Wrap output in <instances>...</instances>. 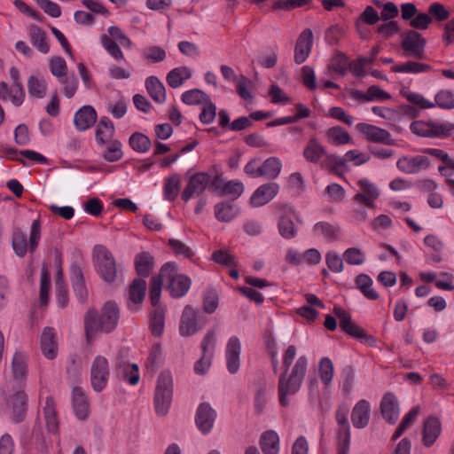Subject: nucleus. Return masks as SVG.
Listing matches in <instances>:
<instances>
[{
	"label": "nucleus",
	"mask_w": 454,
	"mask_h": 454,
	"mask_svg": "<svg viewBox=\"0 0 454 454\" xmlns=\"http://www.w3.org/2000/svg\"><path fill=\"white\" fill-rule=\"evenodd\" d=\"M297 355L295 346L290 345L283 354V366L285 371L281 373L278 384V401L282 407L289 405V396L295 395L301 389L307 372L309 360L305 355L293 362Z\"/></svg>",
	"instance_id": "nucleus-1"
},
{
	"label": "nucleus",
	"mask_w": 454,
	"mask_h": 454,
	"mask_svg": "<svg viewBox=\"0 0 454 454\" xmlns=\"http://www.w3.org/2000/svg\"><path fill=\"white\" fill-rule=\"evenodd\" d=\"M119 317V309L113 301L106 302L100 313L90 309L84 317L87 340L91 342L98 333L112 332L117 326Z\"/></svg>",
	"instance_id": "nucleus-2"
},
{
	"label": "nucleus",
	"mask_w": 454,
	"mask_h": 454,
	"mask_svg": "<svg viewBox=\"0 0 454 454\" xmlns=\"http://www.w3.org/2000/svg\"><path fill=\"white\" fill-rule=\"evenodd\" d=\"M402 97L410 103L419 106L421 109L440 108L442 110L454 109V91L448 89H442L434 95V100L431 101L426 98L422 94L413 92L409 90L400 91Z\"/></svg>",
	"instance_id": "nucleus-3"
},
{
	"label": "nucleus",
	"mask_w": 454,
	"mask_h": 454,
	"mask_svg": "<svg viewBox=\"0 0 454 454\" xmlns=\"http://www.w3.org/2000/svg\"><path fill=\"white\" fill-rule=\"evenodd\" d=\"M174 393L173 376L170 371L160 372L156 380L154 390V410L158 416H165L172 403Z\"/></svg>",
	"instance_id": "nucleus-4"
},
{
	"label": "nucleus",
	"mask_w": 454,
	"mask_h": 454,
	"mask_svg": "<svg viewBox=\"0 0 454 454\" xmlns=\"http://www.w3.org/2000/svg\"><path fill=\"white\" fill-rule=\"evenodd\" d=\"M42 237V222L40 218L32 222L29 238L27 239L26 234L17 229L13 231L12 245L15 254L19 257H24L27 252L34 253L38 247Z\"/></svg>",
	"instance_id": "nucleus-5"
},
{
	"label": "nucleus",
	"mask_w": 454,
	"mask_h": 454,
	"mask_svg": "<svg viewBox=\"0 0 454 454\" xmlns=\"http://www.w3.org/2000/svg\"><path fill=\"white\" fill-rule=\"evenodd\" d=\"M92 262L101 278L113 283L117 278V265L111 251L103 245H96L92 251Z\"/></svg>",
	"instance_id": "nucleus-6"
},
{
	"label": "nucleus",
	"mask_w": 454,
	"mask_h": 454,
	"mask_svg": "<svg viewBox=\"0 0 454 454\" xmlns=\"http://www.w3.org/2000/svg\"><path fill=\"white\" fill-rule=\"evenodd\" d=\"M163 280L167 282V288L173 298L184 296L191 288V278L177 271L176 264L167 262L160 269Z\"/></svg>",
	"instance_id": "nucleus-7"
},
{
	"label": "nucleus",
	"mask_w": 454,
	"mask_h": 454,
	"mask_svg": "<svg viewBox=\"0 0 454 454\" xmlns=\"http://www.w3.org/2000/svg\"><path fill=\"white\" fill-rule=\"evenodd\" d=\"M427 39L417 30L407 29L400 35V48L405 58L426 59Z\"/></svg>",
	"instance_id": "nucleus-8"
},
{
	"label": "nucleus",
	"mask_w": 454,
	"mask_h": 454,
	"mask_svg": "<svg viewBox=\"0 0 454 454\" xmlns=\"http://www.w3.org/2000/svg\"><path fill=\"white\" fill-rule=\"evenodd\" d=\"M411 131L423 137H447L454 132V123L440 121H414L410 125Z\"/></svg>",
	"instance_id": "nucleus-9"
},
{
	"label": "nucleus",
	"mask_w": 454,
	"mask_h": 454,
	"mask_svg": "<svg viewBox=\"0 0 454 454\" xmlns=\"http://www.w3.org/2000/svg\"><path fill=\"white\" fill-rule=\"evenodd\" d=\"M90 384L92 389L99 393L103 391L108 384L110 378L109 363L104 356H97L90 365Z\"/></svg>",
	"instance_id": "nucleus-10"
},
{
	"label": "nucleus",
	"mask_w": 454,
	"mask_h": 454,
	"mask_svg": "<svg viewBox=\"0 0 454 454\" xmlns=\"http://www.w3.org/2000/svg\"><path fill=\"white\" fill-rule=\"evenodd\" d=\"M205 324L206 318H200L199 310L187 305L182 313L179 333L184 337L192 336L202 329Z\"/></svg>",
	"instance_id": "nucleus-11"
},
{
	"label": "nucleus",
	"mask_w": 454,
	"mask_h": 454,
	"mask_svg": "<svg viewBox=\"0 0 454 454\" xmlns=\"http://www.w3.org/2000/svg\"><path fill=\"white\" fill-rule=\"evenodd\" d=\"M356 184L359 192L354 195V201L368 207H374L375 201L380 195V189L367 178H360L356 181Z\"/></svg>",
	"instance_id": "nucleus-12"
},
{
	"label": "nucleus",
	"mask_w": 454,
	"mask_h": 454,
	"mask_svg": "<svg viewBox=\"0 0 454 454\" xmlns=\"http://www.w3.org/2000/svg\"><path fill=\"white\" fill-rule=\"evenodd\" d=\"M211 177L206 172L192 174L182 192V200L187 202L192 197L202 194L210 183Z\"/></svg>",
	"instance_id": "nucleus-13"
},
{
	"label": "nucleus",
	"mask_w": 454,
	"mask_h": 454,
	"mask_svg": "<svg viewBox=\"0 0 454 454\" xmlns=\"http://www.w3.org/2000/svg\"><path fill=\"white\" fill-rule=\"evenodd\" d=\"M241 349L240 340L235 335L231 336L226 342L224 353L226 368L231 374H235L240 368Z\"/></svg>",
	"instance_id": "nucleus-14"
},
{
	"label": "nucleus",
	"mask_w": 454,
	"mask_h": 454,
	"mask_svg": "<svg viewBox=\"0 0 454 454\" xmlns=\"http://www.w3.org/2000/svg\"><path fill=\"white\" fill-rule=\"evenodd\" d=\"M356 129L362 133L368 141L383 145L394 144L389 131L380 127L365 122H359L356 125Z\"/></svg>",
	"instance_id": "nucleus-15"
},
{
	"label": "nucleus",
	"mask_w": 454,
	"mask_h": 454,
	"mask_svg": "<svg viewBox=\"0 0 454 454\" xmlns=\"http://www.w3.org/2000/svg\"><path fill=\"white\" fill-rule=\"evenodd\" d=\"M216 419V411L208 403H201L196 411L195 423L204 434L211 432Z\"/></svg>",
	"instance_id": "nucleus-16"
},
{
	"label": "nucleus",
	"mask_w": 454,
	"mask_h": 454,
	"mask_svg": "<svg viewBox=\"0 0 454 454\" xmlns=\"http://www.w3.org/2000/svg\"><path fill=\"white\" fill-rule=\"evenodd\" d=\"M430 160L426 155H409L400 158L396 162L397 168L408 175L419 173L427 169Z\"/></svg>",
	"instance_id": "nucleus-17"
},
{
	"label": "nucleus",
	"mask_w": 454,
	"mask_h": 454,
	"mask_svg": "<svg viewBox=\"0 0 454 454\" xmlns=\"http://www.w3.org/2000/svg\"><path fill=\"white\" fill-rule=\"evenodd\" d=\"M40 348L43 355L49 360H53L58 356L59 345L57 332L54 328L46 326L43 328L40 338Z\"/></svg>",
	"instance_id": "nucleus-18"
},
{
	"label": "nucleus",
	"mask_w": 454,
	"mask_h": 454,
	"mask_svg": "<svg viewBox=\"0 0 454 454\" xmlns=\"http://www.w3.org/2000/svg\"><path fill=\"white\" fill-rule=\"evenodd\" d=\"M278 191L279 185L277 183H268L260 185L250 197L251 206L259 207L268 204L276 197Z\"/></svg>",
	"instance_id": "nucleus-19"
},
{
	"label": "nucleus",
	"mask_w": 454,
	"mask_h": 454,
	"mask_svg": "<svg viewBox=\"0 0 454 454\" xmlns=\"http://www.w3.org/2000/svg\"><path fill=\"white\" fill-rule=\"evenodd\" d=\"M312 234L326 243H333L340 238V228L339 224L321 221L314 224Z\"/></svg>",
	"instance_id": "nucleus-20"
},
{
	"label": "nucleus",
	"mask_w": 454,
	"mask_h": 454,
	"mask_svg": "<svg viewBox=\"0 0 454 454\" xmlns=\"http://www.w3.org/2000/svg\"><path fill=\"white\" fill-rule=\"evenodd\" d=\"M313 45V33L311 29H304L299 35L294 49V62L303 63L311 52Z\"/></svg>",
	"instance_id": "nucleus-21"
},
{
	"label": "nucleus",
	"mask_w": 454,
	"mask_h": 454,
	"mask_svg": "<svg viewBox=\"0 0 454 454\" xmlns=\"http://www.w3.org/2000/svg\"><path fill=\"white\" fill-rule=\"evenodd\" d=\"M11 370L14 380L24 385L28 373L27 356L21 351H16L12 358Z\"/></svg>",
	"instance_id": "nucleus-22"
},
{
	"label": "nucleus",
	"mask_w": 454,
	"mask_h": 454,
	"mask_svg": "<svg viewBox=\"0 0 454 454\" xmlns=\"http://www.w3.org/2000/svg\"><path fill=\"white\" fill-rule=\"evenodd\" d=\"M97 121V112L92 106H82L74 115V125L79 131L91 128Z\"/></svg>",
	"instance_id": "nucleus-23"
},
{
	"label": "nucleus",
	"mask_w": 454,
	"mask_h": 454,
	"mask_svg": "<svg viewBox=\"0 0 454 454\" xmlns=\"http://www.w3.org/2000/svg\"><path fill=\"white\" fill-rule=\"evenodd\" d=\"M371 418V404L365 399L359 400L351 412V422L354 427L362 429L367 427Z\"/></svg>",
	"instance_id": "nucleus-24"
},
{
	"label": "nucleus",
	"mask_w": 454,
	"mask_h": 454,
	"mask_svg": "<svg viewBox=\"0 0 454 454\" xmlns=\"http://www.w3.org/2000/svg\"><path fill=\"white\" fill-rule=\"evenodd\" d=\"M442 433V423L434 416L427 418L423 425L422 442L427 448L434 445Z\"/></svg>",
	"instance_id": "nucleus-25"
},
{
	"label": "nucleus",
	"mask_w": 454,
	"mask_h": 454,
	"mask_svg": "<svg viewBox=\"0 0 454 454\" xmlns=\"http://www.w3.org/2000/svg\"><path fill=\"white\" fill-rule=\"evenodd\" d=\"M380 411L383 418L389 422L394 424L396 422L399 417L400 409L397 398L392 393H387L381 399L380 402Z\"/></svg>",
	"instance_id": "nucleus-26"
},
{
	"label": "nucleus",
	"mask_w": 454,
	"mask_h": 454,
	"mask_svg": "<svg viewBox=\"0 0 454 454\" xmlns=\"http://www.w3.org/2000/svg\"><path fill=\"white\" fill-rule=\"evenodd\" d=\"M294 216V210L292 207H286L279 216L278 222V232L286 239H291L297 235V229L293 221Z\"/></svg>",
	"instance_id": "nucleus-27"
},
{
	"label": "nucleus",
	"mask_w": 454,
	"mask_h": 454,
	"mask_svg": "<svg viewBox=\"0 0 454 454\" xmlns=\"http://www.w3.org/2000/svg\"><path fill=\"white\" fill-rule=\"evenodd\" d=\"M146 290V282L144 278L133 280L129 290L128 307L132 311H137L142 303Z\"/></svg>",
	"instance_id": "nucleus-28"
},
{
	"label": "nucleus",
	"mask_w": 454,
	"mask_h": 454,
	"mask_svg": "<svg viewBox=\"0 0 454 454\" xmlns=\"http://www.w3.org/2000/svg\"><path fill=\"white\" fill-rule=\"evenodd\" d=\"M72 406L74 415L78 419L84 420L89 415V403L87 396L80 387L72 390Z\"/></svg>",
	"instance_id": "nucleus-29"
},
{
	"label": "nucleus",
	"mask_w": 454,
	"mask_h": 454,
	"mask_svg": "<svg viewBox=\"0 0 454 454\" xmlns=\"http://www.w3.org/2000/svg\"><path fill=\"white\" fill-rule=\"evenodd\" d=\"M43 413L45 420L46 428L49 433H59V419L56 411V403L52 396H47L45 404L43 407Z\"/></svg>",
	"instance_id": "nucleus-30"
},
{
	"label": "nucleus",
	"mask_w": 454,
	"mask_h": 454,
	"mask_svg": "<svg viewBox=\"0 0 454 454\" xmlns=\"http://www.w3.org/2000/svg\"><path fill=\"white\" fill-rule=\"evenodd\" d=\"M259 445L263 454H279L280 440L274 430L263 432L259 439Z\"/></svg>",
	"instance_id": "nucleus-31"
},
{
	"label": "nucleus",
	"mask_w": 454,
	"mask_h": 454,
	"mask_svg": "<svg viewBox=\"0 0 454 454\" xmlns=\"http://www.w3.org/2000/svg\"><path fill=\"white\" fill-rule=\"evenodd\" d=\"M302 154L308 162L317 164L326 155V150L316 137H311L304 147Z\"/></svg>",
	"instance_id": "nucleus-32"
},
{
	"label": "nucleus",
	"mask_w": 454,
	"mask_h": 454,
	"mask_svg": "<svg viewBox=\"0 0 454 454\" xmlns=\"http://www.w3.org/2000/svg\"><path fill=\"white\" fill-rule=\"evenodd\" d=\"M27 35L32 45L43 54L50 51V44L47 42L46 33L37 26L31 25L27 27Z\"/></svg>",
	"instance_id": "nucleus-33"
},
{
	"label": "nucleus",
	"mask_w": 454,
	"mask_h": 454,
	"mask_svg": "<svg viewBox=\"0 0 454 454\" xmlns=\"http://www.w3.org/2000/svg\"><path fill=\"white\" fill-rule=\"evenodd\" d=\"M145 88L150 97L157 103L163 104L166 101V90L164 84L156 76H149L145 79Z\"/></svg>",
	"instance_id": "nucleus-34"
},
{
	"label": "nucleus",
	"mask_w": 454,
	"mask_h": 454,
	"mask_svg": "<svg viewBox=\"0 0 454 454\" xmlns=\"http://www.w3.org/2000/svg\"><path fill=\"white\" fill-rule=\"evenodd\" d=\"M114 123L107 117H102L96 129L95 138L97 143L103 145L113 141L114 139L112 138L114 135Z\"/></svg>",
	"instance_id": "nucleus-35"
},
{
	"label": "nucleus",
	"mask_w": 454,
	"mask_h": 454,
	"mask_svg": "<svg viewBox=\"0 0 454 454\" xmlns=\"http://www.w3.org/2000/svg\"><path fill=\"white\" fill-rule=\"evenodd\" d=\"M391 69L395 73L418 74L431 72L432 67L425 63L409 60L394 65Z\"/></svg>",
	"instance_id": "nucleus-36"
},
{
	"label": "nucleus",
	"mask_w": 454,
	"mask_h": 454,
	"mask_svg": "<svg viewBox=\"0 0 454 454\" xmlns=\"http://www.w3.org/2000/svg\"><path fill=\"white\" fill-rule=\"evenodd\" d=\"M192 77V71L187 67H178L170 70L167 76L166 81L168 86L173 89L181 87L185 81Z\"/></svg>",
	"instance_id": "nucleus-37"
},
{
	"label": "nucleus",
	"mask_w": 454,
	"mask_h": 454,
	"mask_svg": "<svg viewBox=\"0 0 454 454\" xmlns=\"http://www.w3.org/2000/svg\"><path fill=\"white\" fill-rule=\"evenodd\" d=\"M27 401L28 396L23 389L16 391L11 396V403L16 421H20L23 419L27 411Z\"/></svg>",
	"instance_id": "nucleus-38"
},
{
	"label": "nucleus",
	"mask_w": 454,
	"mask_h": 454,
	"mask_svg": "<svg viewBox=\"0 0 454 454\" xmlns=\"http://www.w3.org/2000/svg\"><path fill=\"white\" fill-rule=\"evenodd\" d=\"M102 158L107 162H117L123 158L122 144L118 139L103 144Z\"/></svg>",
	"instance_id": "nucleus-39"
},
{
	"label": "nucleus",
	"mask_w": 454,
	"mask_h": 454,
	"mask_svg": "<svg viewBox=\"0 0 454 454\" xmlns=\"http://www.w3.org/2000/svg\"><path fill=\"white\" fill-rule=\"evenodd\" d=\"M9 73L13 81L11 90L12 93V104L19 106L23 103L25 98V91L20 82V71L17 67H12L10 68Z\"/></svg>",
	"instance_id": "nucleus-40"
},
{
	"label": "nucleus",
	"mask_w": 454,
	"mask_h": 454,
	"mask_svg": "<svg viewBox=\"0 0 454 454\" xmlns=\"http://www.w3.org/2000/svg\"><path fill=\"white\" fill-rule=\"evenodd\" d=\"M356 287L363 295L372 301L379 299V294L373 289V281L367 274H359L355 279Z\"/></svg>",
	"instance_id": "nucleus-41"
},
{
	"label": "nucleus",
	"mask_w": 454,
	"mask_h": 454,
	"mask_svg": "<svg viewBox=\"0 0 454 454\" xmlns=\"http://www.w3.org/2000/svg\"><path fill=\"white\" fill-rule=\"evenodd\" d=\"M218 182V177H215L214 183ZM215 188L222 189V193L226 196H230L232 199H238L244 192V184L239 180H231L226 182H220L219 184H215Z\"/></svg>",
	"instance_id": "nucleus-42"
},
{
	"label": "nucleus",
	"mask_w": 454,
	"mask_h": 454,
	"mask_svg": "<svg viewBox=\"0 0 454 454\" xmlns=\"http://www.w3.org/2000/svg\"><path fill=\"white\" fill-rule=\"evenodd\" d=\"M239 207L230 202H220L215 206V215L221 222H230L239 215Z\"/></svg>",
	"instance_id": "nucleus-43"
},
{
	"label": "nucleus",
	"mask_w": 454,
	"mask_h": 454,
	"mask_svg": "<svg viewBox=\"0 0 454 454\" xmlns=\"http://www.w3.org/2000/svg\"><path fill=\"white\" fill-rule=\"evenodd\" d=\"M181 184L180 176L174 174L165 178L163 186V197L166 200L174 201L178 195Z\"/></svg>",
	"instance_id": "nucleus-44"
},
{
	"label": "nucleus",
	"mask_w": 454,
	"mask_h": 454,
	"mask_svg": "<svg viewBox=\"0 0 454 454\" xmlns=\"http://www.w3.org/2000/svg\"><path fill=\"white\" fill-rule=\"evenodd\" d=\"M210 98L209 95L199 89L186 90L181 95L182 102L188 106L204 105Z\"/></svg>",
	"instance_id": "nucleus-45"
},
{
	"label": "nucleus",
	"mask_w": 454,
	"mask_h": 454,
	"mask_svg": "<svg viewBox=\"0 0 454 454\" xmlns=\"http://www.w3.org/2000/svg\"><path fill=\"white\" fill-rule=\"evenodd\" d=\"M153 266V257L148 252H141L135 257V267L137 274L147 277Z\"/></svg>",
	"instance_id": "nucleus-46"
},
{
	"label": "nucleus",
	"mask_w": 454,
	"mask_h": 454,
	"mask_svg": "<svg viewBox=\"0 0 454 454\" xmlns=\"http://www.w3.org/2000/svg\"><path fill=\"white\" fill-rule=\"evenodd\" d=\"M328 143L334 145H347L351 142L349 134L340 126H334L327 129Z\"/></svg>",
	"instance_id": "nucleus-47"
},
{
	"label": "nucleus",
	"mask_w": 454,
	"mask_h": 454,
	"mask_svg": "<svg viewBox=\"0 0 454 454\" xmlns=\"http://www.w3.org/2000/svg\"><path fill=\"white\" fill-rule=\"evenodd\" d=\"M129 145L135 152L145 153L150 150L152 142L146 135L141 132H134L129 138Z\"/></svg>",
	"instance_id": "nucleus-48"
},
{
	"label": "nucleus",
	"mask_w": 454,
	"mask_h": 454,
	"mask_svg": "<svg viewBox=\"0 0 454 454\" xmlns=\"http://www.w3.org/2000/svg\"><path fill=\"white\" fill-rule=\"evenodd\" d=\"M262 176L269 179H275L278 176L282 169V162L278 157H270L262 164Z\"/></svg>",
	"instance_id": "nucleus-49"
},
{
	"label": "nucleus",
	"mask_w": 454,
	"mask_h": 454,
	"mask_svg": "<svg viewBox=\"0 0 454 454\" xmlns=\"http://www.w3.org/2000/svg\"><path fill=\"white\" fill-rule=\"evenodd\" d=\"M165 326V312L162 307H156L151 313L150 329L155 336H160L163 333Z\"/></svg>",
	"instance_id": "nucleus-50"
},
{
	"label": "nucleus",
	"mask_w": 454,
	"mask_h": 454,
	"mask_svg": "<svg viewBox=\"0 0 454 454\" xmlns=\"http://www.w3.org/2000/svg\"><path fill=\"white\" fill-rule=\"evenodd\" d=\"M118 373L121 375L122 379L128 381L130 385L135 386L138 383L140 376L138 372V365L137 364H123L117 365Z\"/></svg>",
	"instance_id": "nucleus-51"
},
{
	"label": "nucleus",
	"mask_w": 454,
	"mask_h": 454,
	"mask_svg": "<svg viewBox=\"0 0 454 454\" xmlns=\"http://www.w3.org/2000/svg\"><path fill=\"white\" fill-rule=\"evenodd\" d=\"M27 90L30 97L42 98L46 95V81L42 77L32 75L27 81Z\"/></svg>",
	"instance_id": "nucleus-52"
},
{
	"label": "nucleus",
	"mask_w": 454,
	"mask_h": 454,
	"mask_svg": "<svg viewBox=\"0 0 454 454\" xmlns=\"http://www.w3.org/2000/svg\"><path fill=\"white\" fill-rule=\"evenodd\" d=\"M318 374L321 381L325 386L331 384L334 375V367L329 357L325 356L320 359L318 364Z\"/></svg>",
	"instance_id": "nucleus-53"
},
{
	"label": "nucleus",
	"mask_w": 454,
	"mask_h": 454,
	"mask_svg": "<svg viewBox=\"0 0 454 454\" xmlns=\"http://www.w3.org/2000/svg\"><path fill=\"white\" fill-rule=\"evenodd\" d=\"M419 413V406H415L407 414H405L400 425L393 434L391 440H397L405 432V430L413 424Z\"/></svg>",
	"instance_id": "nucleus-54"
},
{
	"label": "nucleus",
	"mask_w": 454,
	"mask_h": 454,
	"mask_svg": "<svg viewBox=\"0 0 454 454\" xmlns=\"http://www.w3.org/2000/svg\"><path fill=\"white\" fill-rule=\"evenodd\" d=\"M163 278L161 277L160 272L158 275H155L152 278L150 282V291H149V298L151 304L156 308L160 307L159 305L161 287L163 284Z\"/></svg>",
	"instance_id": "nucleus-55"
},
{
	"label": "nucleus",
	"mask_w": 454,
	"mask_h": 454,
	"mask_svg": "<svg viewBox=\"0 0 454 454\" xmlns=\"http://www.w3.org/2000/svg\"><path fill=\"white\" fill-rule=\"evenodd\" d=\"M100 43L102 47L110 54L114 59L121 60L124 59V54L113 39H111L107 35L103 34L100 35Z\"/></svg>",
	"instance_id": "nucleus-56"
},
{
	"label": "nucleus",
	"mask_w": 454,
	"mask_h": 454,
	"mask_svg": "<svg viewBox=\"0 0 454 454\" xmlns=\"http://www.w3.org/2000/svg\"><path fill=\"white\" fill-rule=\"evenodd\" d=\"M49 69L58 81L67 75V65L61 57H52L49 59Z\"/></svg>",
	"instance_id": "nucleus-57"
},
{
	"label": "nucleus",
	"mask_w": 454,
	"mask_h": 454,
	"mask_svg": "<svg viewBox=\"0 0 454 454\" xmlns=\"http://www.w3.org/2000/svg\"><path fill=\"white\" fill-rule=\"evenodd\" d=\"M56 297H57V304L60 309H64L67 306L68 303V295L67 291L66 289L63 274L61 269H59L58 272V277L56 279Z\"/></svg>",
	"instance_id": "nucleus-58"
},
{
	"label": "nucleus",
	"mask_w": 454,
	"mask_h": 454,
	"mask_svg": "<svg viewBox=\"0 0 454 454\" xmlns=\"http://www.w3.org/2000/svg\"><path fill=\"white\" fill-rule=\"evenodd\" d=\"M343 259L350 265H362L366 260V255L358 247H349L344 251Z\"/></svg>",
	"instance_id": "nucleus-59"
},
{
	"label": "nucleus",
	"mask_w": 454,
	"mask_h": 454,
	"mask_svg": "<svg viewBox=\"0 0 454 454\" xmlns=\"http://www.w3.org/2000/svg\"><path fill=\"white\" fill-rule=\"evenodd\" d=\"M59 82L63 86L61 92L66 98H71L74 96L78 89V80L74 74L67 75L59 80Z\"/></svg>",
	"instance_id": "nucleus-60"
},
{
	"label": "nucleus",
	"mask_w": 454,
	"mask_h": 454,
	"mask_svg": "<svg viewBox=\"0 0 454 454\" xmlns=\"http://www.w3.org/2000/svg\"><path fill=\"white\" fill-rule=\"evenodd\" d=\"M168 246L176 255L191 259L194 254L193 249L179 239H170Z\"/></svg>",
	"instance_id": "nucleus-61"
},
{
	"label": "nucleus",
	"mask_w": 454,
	"mask_h": 454,
	"mask_svg": "<svg viewBox=\"0 0 454 454\" xmlns=\"http://www.w3.org/2000/svg\"><path fill=\"white\" fill-rule=\"evenodd\" d=\"M325 263L333 273H340L344 270L343 259L335 251H328L325 254Z\"/></svg>",
	"instance_id": "nucleus-62"
},
{
	"label": "nucleus",
	"mask_w": 454,
	"mask_h": 454,
	"mask_svg": "<svg viewBox=\"0 0 454 454\" xmlns=\"http://www.w3.org/2000/svg\"><path fill=\"white\" fill-rule=\"evenodd\" d=\"M235 83L236 91L242 99L250 100L253 98V95L250 91V89L253 86V82L241 74Z\"/></svg>",
	"instance_id": "nucleus-63"
},
{
	"label": "nucleus",
	"mask_w": 454,
	"mask_h": 454,
	"mask_svg": "<svg viewBox=\"0 0 454 454\" xmlns=\"http://www.w3.org/2000/svg\"><path fill=\"white\" fill-rule=\"evenodd\" d=\"M144 58L152 63H158L163 61L167 53L165 50L160 46H149L143 51Z\"/></svg>",
	"instance_id": "nucleus-64"
}]
</instances>
